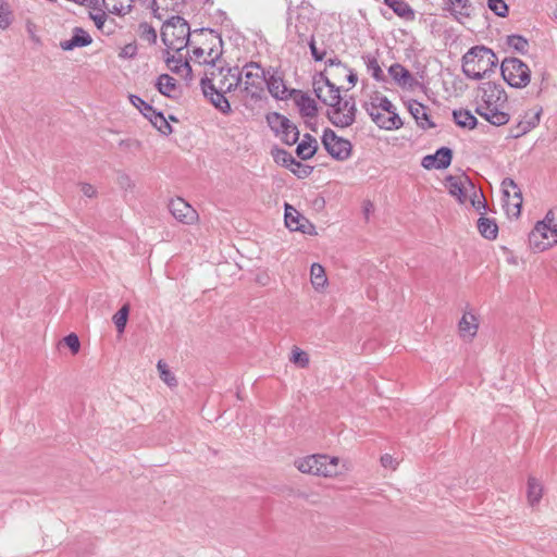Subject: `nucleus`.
<instances>
[{
    "mask_svg": "<svg viewBox=\"0 0 557 557\" xmlns=\"http://www.w3.org/2000/svg\"><path fill=\"white\" fill-rule=\"evenodd\" d=\"M267 123L275 136L287 145L293 146L299 139V131L297 126L285 115L277 112H270L265 116Z\"/></svg>",
    "mask_w": 557,
    "mask_h": 557,
    "instance_id": "nucleus-8",
    "label": "nucleus"
},
{
    "mask_svg": "<svg viewBox=\"0 0 557 557\" xmlns=\"http://www.w3.org/2000/svg\"><path fill=\"white\" fill-rule=\"evenodd\" d=\"M190 27L182 16H172L162 26L161 39L172 50L181 51L189 44Z\"/></svg>",
    "mask_w": 557,
    "mask_h": 557,
    "instance_id": "nucleus-3",
    "label": "nucleus"
},
{
    "mask_svg": "<svg viewBox=\"0 0 557 557\" xmlns=\"http://www.w3.org/2000/svg\"><path fill=\"white\" fill-rule=\"evenodd\" d=\"M530 245L540 251L557 244V230L537 222L529 235Z\"/></svg>",
    "mask_w": 557,
    "mask_h": 557,
    "instance_id": "nucleus-13",
    "label": "nucleus"
},
{
    "mask_svg": "<svg viewBox=\"0 0 557 557\" xmlns=\"http://www.w3.org/2000/svg\"><path fill=\"white\" fill-rule=\"evenodd\" d=\"M453 117L455 123L462 128L473 129L478 125L476 117L469 110H454Z\"/></svg>",
    "mask_w": 557,
    "mask_h": 557,
    "instance_id": "nucleus-29",
    "label": "nucleus"
},
{
    "mask_svg": "<svg viewBox=\"0 0 557 557\" xmlns=\"http://www.w3.org/2000/svg\"><path fill=\"white\" fill-rule=\"evenodd\" d=\"M12 23L11 11L8 9L7 4L0 0V28L5 29Z\"/></svg>",
    "mask_w": 557,
    "mask_h": 557,
    "instance_id": "nucleus-47",
    "label": "nucleus"
},
{
    "mask_svg": "<svg viewBox=\"0 0 557 557\" xmlns=\"http://www.w3.org/2000/svg\"><path fill=\"white\" fill-rule=\"evenodd\" d=\"M129 101L161 134L169 135L172 133V126L161 111H157L151 104L147 103L136 95H131Z\"/></svg>",
    "mask_w": 557,
    "mask_h": 557,
    "instance_id": "nucleus-10",
    "label": "nucleus"
},
{
    "mask_svg": "<svg viewBox=\"0 0 557 557\" xmlns=\"http://www.w3.org/2000/svg\"><path fill=\"white\" fill-rule=\"evenodd\" d=\"M136 53H137V46H136V44L132 42V44L125 45L121 49L119 57L122 59H132L136 55Z\"/></svg>",
    "mask_w": 557,
    "mask_h": 557,
    "instance_id": "nucleus-51",
    "label": "nucleus"
},
{
    "mask_svg": "<svg viewBox=\"0 0 557 557\" xmlns=\"http://www.w3.org/2000/svg\"><path fill=\"white\" fill-rule=\"evenodd\" d=\"M165 62L173 73L184 75L185 79H191L193 70L187 60L183 61L182 58L170 55Z\"/></svg>",
    "mask_w": 557,
    "mask_h": 557,
    "instance_id": "nucleus-27",
    "label": "nucleus"
},
{
    "mask_svg": "<svg viewBox=\"0 0 557 557\" xmlns=\"http://www.w3.org/2000/svg\"><path fill=\"white\" fill-rule=\"evenodd\" d=\"M541 114L542 108H534L524 112V115L519 120V122L511 126L510 137L519 138L536 127L540 123Z\"/></svg>",
    "mask_w": 557,
    "mask_h": 557,
    "instance_id": "nucleus-16",
    "label": "nucleus"
},
{
    "mask_svg": "<svg viewBox=\"0 0 557 557\" xmlns=\"http://www.w3.org/2000/svg\"><path fill=\"white\" fill-rule=\"evenodd\" d=\"M480 197H481V198H484L482 193L480 194ZM471 202H472V206H473L478 211L485 210V208H486V201H485V199H482V200H481V199H478V200H475V199L473 198V199L471 200Z\"/></svg>",
    "mask_w": 557,
    "mask_h": 557,
    "instance_id": "nucleus-61",
    "label": "nucleus"
},
{
    "mask_svg": "<svg viewBox=\"0 0 557 557\" xmlns=\"http://www.w3.org/2000/svg\"><path fill=\"white\" fill-rule=\"evenodd\" d=\"M388 74L393 81L403 88H412L417 85V79L412 74L400 63H394L388 67Z\"/></svg>",
    "mask_w": 557,
    "mask_h": 557,
    "instance_id": "nucleus-21",
    "label": "nucleus"
},
{
    "mask_svg": "<svg viewBox=\"0 0 557 557\" xmlns=\"http://www.w3.org/2000/svg\"><path fill=\"white\" fill-rule=\"evenodd\" d=\"M289 98H293L302 117L312 119L317 116L318 104L308 94L299 89H292Z\"/></svg>",
    "mask_w": 557,
    "mask_h": 557,
    "instance_id": "nucleus-20",
    "label": "nucleus"
},
{
    "mask_svg": "<svg viewBox=\"0 0 557 557\" xmlns=\"http://www.w3.org/2000/svg\"><path fill=\"white\" fill-rule=\"evenodd\" d=\"M102 2L109 12L125 15L131 12L133 0H102Z\"/></svg>",
    "mask_w": 557,
    "mask_h": 557,
    "instance_id": "nucleus-33",
    "label": "nucleus"
},
{
    "mask_svg": "<svg viewBox=\"0 0 557 557\" xmlns=\"http://www.w3.org/2000/svg\"><path fill=\"white\" fill-rule=\"evenodd\" d=\"M290 361L294 362V363L299 364L301 368H305L309 363V358H308V355L305 351H302V350H300L298 348H295L292 351Z\"/></svg>",
    "mask_w": 557,
    "mask_h": 557,
    "instance_id": "nucleus-49",
    "label": "nucleus"
},
{
    "mask_svg": "<svg viewBox=\"0 0 557 557\" xmlns=\"http://www.w3.org/2000/svg\"><path fill=\"white\" fill-rule=\"evenodd\" d=\"M482 103L475 112L492 125L502 126L509 122L510 115L506 111L508 97L502 85L494 82L482 83L478 88Z\"/></svg>",
    "mask_w": 557,
    "mask_h": 557,
    "instance_id": "nucleus-1",
    "label": "nucleus"
},
{
    "mask_svg": "<svg viewBox=\"0 0 557 557\" xmlns=\"http://www.w3.org/2000/svg\"><path fill=\"white\" fill-rule=\"evenodd\" d=\"M356 112L354 97L344 99L339 97L333 104L329 106L326 116L334 126L345 128L355 123Z\"/></svg>",
    "mask_w": 557,
    "mask_h": 557,
    "instance_id": "nucleus-6",
    "label": "nucleus"
},
{
    "mask_svg": "<svg viewBox=\"0 0 557 557\" xmlns=\"http://www.w3.org/2000/svg\"><path fill=\"white\" fill-rule=\"evenodd\" d=\"M446 10L457 22H461L471 16L473 8L470 0H446Z\"/></svg>",
    "mask_w": 557,
    "mask_h": 557,
    "instance_id": "nucleus-23",
    "label": "nucleus"
},
{
    "mask_svg": "<svg viewBox=\"0 0 557 557\" xmlns=\"http://www.w3.org/2000/svg\"><path fill=\"white\" fill-rule=\"evenodd\" d=\"M215 79V72H207L206 76L201 78L200 86L203 96L222 113L228 114L232 109L228 100L222 90H218L213 84Z\"/></svg>",
    "mask_w": 557,
    "mask_h": 557,
    "instance_id": "nucleus-11",
    "label": "nucleus"
},
{
    "mask_svg": "<svg viewBox=\"0 0 557 557\" xmlns=\"http://www.w3.org/2000/svg\"><path fill=\"white\" fill-rule=\"evenodd\" d=\"M272 157L274 159V161L282 165V166H285L287 169L290 170V168L293 166V164L295 163V158L292 156V153H289L288 151L284 150V149H281V148H275L272 150Z\"/></svg>",
    "mask_w": 557,
    "mask_h": 557,
    "instance_id": "nucleus-39",
    "label": "nucleus"
},
{
    "mask_svg": "<svg viewBox=\"0 0 557 557\" xmlns=\"http://www.w3.org/2000/svg\"><path fill=\"white\" fill-rule=\"evenodd\" d=\"M346 70H348V75H347L348 83L351 84L352 86H355L358 81L357 74L348 67Z\"/></svg>",
    "mask_w": 557,
    "mask_h": 557,
    "instance_id": "nucleus-63",
    "label": "nucleus"
},
{
    "mask_svg": "<svg viewBox=\"0 0 557 557\" xmlns=\"http://www.w3.org/2000/svg\"><path fill=\"white\" fill-rule=\"evenodd\" d=\"M138 35L143 40H146L149 44L157 42V32L156 29L148 24L147 22H143L138 26Z\"/></svg>",
    "mask_w": 557,
    "mask_h": 557,
    "instance_id": "nucleus-43",
    "label": "nucleus"
},
{
    "mask_svg": "<svg viewBox=\"0 0 557 557\" xmlns=\"http://www.w3.org/2000/svg\"><path fill=\"white\" fill-rule=\"evenodd\" d=\"M453 160V150L448 147L438 148L435 153L426 154L422 158L421 165L426 170L447 169Z\"/></svg>",
    "mask_w": 557,
    "mask_h": 557,
    "instance_id": "nucleus-18",
    "label": "nucleus"
},
{
    "mask_svg": "<svg viewBox=\"0 0 557 557\" xmlns=\"http://www.w3.org/2000/svg\"><path fill=\"white\" fill-rule=\"evenodd\" d=\"M446 182H447V188L449 190V194L451 196H455L459 200L460 203H463L467 199V195H466L465 187H463L461 181L456 176L449 175L446 178Z\"/></svg>",
    "mask_w": 557,
    "mask_h": 557,
    "instance_id": "nucleus-35",
    "label": "nucleus"
},
{
    "mask_svg": "<svg viewBox=\"0 0 557 557\" xmlns=\"http://www.w3.org/2000/svg\"><path fill=\"white\" fill-rule=\"evenodd\" d=\"M308 45H309V48H310V51H311V55L314 59V61H322L324 59L326 52L324 50L320 51L317 48L313 36L310 37V40H309Z\"/></svg>",
    "mask_w": 557,
    "mask_h": 557,
    "instance_id": "nucleus-53",
    "label": "nucleus"
},
{
    "mask_svg": "<svg viewBox=\"0 0 557 557\" xmlns=\"http://www.w3.org/2000/svg\"><path fill=\"white\" fill-rule=\"evenodd\" d=\"M371 120L380 127L386 131L398 129L403 126V121L398 113L386 115L381 111L375 110L374 106H363Z\"/></svg>",
    "mask_w": 557,
    "mask_h": 557,
    "instance_id": "nucleus-19",
    "label": "nucleus"
},
{
    "mask_svg": "<svg viewBox=\"0 0 557 557\" xmlns=\"http://www.w3.org/2000/svg\"><path fill=\"white\" fill-rule=\"evenodd\" d=\"M487 7L499 17L507 16L509 11V8L504 0H487Z\"/></svg>",
    "mask_w": 557,
    "mask_h": 557,
    "instance_id": "nucleus-45",
    "label": "nucleus"
},
{
    "mask_svg": "<svg viewBox=\"0 0 557 557\" xmlns=\"http://www.w3.org/2000/svg\"><path fill=\"white\" fill-rule=\"evenodd\" d=\"M513 202L512 207L516 209V211L512 213L513 215L518 216L520 214V210L522 207V193L520 189L513 191Z\"/></svg>",
    "mask_w": 557,
    "mask_h": 557,
    "instance_id": "nucleus-56",
    "label": "nucleus"
},
{
    "mask_svg": "<svg viewBox=\"0 0 557 557\" xmlns=\"http://www.w3.org/2000/svg\"><path fill=\"white\" fill-rule=\"evenodd\" d=\"M117 184L120 185V187H121L122 189H125V190H127V189H132V188L134 187V183H133V181H132V180H131V177H129L127 174H125V173H121V174H119V176H117Z\"/></svg>",
    "mask_w": 557,
    "mask_h": 557,
    "instance_id": "nucleus-54",
    "label": "nucleus"
},
{
    "mask_svg": "<svg viewBox=\"0 0 557 557\" xmlns=\"http://www.w3.org/2000/svg\"><path fill=\"white\" fill-rule=\"evenodd\" d=\"M312 86L317 98L327 107L341 97L339 88L323 73L313 76Z\"/></svg>",
    "mask_w": 557,
    "mask_h": 557,
    "instance_id": "nucleus-12",
    "label": "nucleus"
},
{
    "mask_svg": "<svg viewBox=\"0 0 557 557\" xmlns=\"http://www.w3.org/2000/svg\"><path fill=\"white\" fill-rule=\"evenodd\" d=\"M158 91L165 97H173V91L176 90V79L169 74H161L156 83Z\"/></svg>",
    "mask_w": 557,
    "mask_h": 557,
    "instance_id": "nucleus-32",
    "label": "nucleus"
},
{
    "mask_svg": "<svg viewBox=\"0 0 557 557\" xmlns=\"http://www.w3.org/2000/svg\"><path fill=\"white\" fill-rule=\"evenodd\" d=\"M270 95L278 100H286L292 95V89L287 88L283 74L275 69L267 71L265 83Z\"/></svg>",
    "mask_w": 557,
    "mask_h": 557,
    "instance_id": "nucleus-14",
    "label": "nucleus"
},
{
    "mask_svg": "<svg viewBox=\"0 0 557 557\" xmlns=\"http://www.w3.org/2000/svg\"><path fill=\"white\" fill-rule=\"evenodd\" d=\"M362 59L364 60V63L367 65L368 71L371 73V76L376 82H385L386 77L377 62V59L375 57H372L370 54L363 55Z\"/></svg>",
    "mask_w": 557,
    "mask_h": 557,
    "instance_id": "nucleus-36",
    "label": "nucleus"
},
{
    "mask_svg": "<svg viewBox=\"0 0 557 557\" xmlns=\"http://www.w3.org/2000/svg\"><path fill=\"white\" fill-rule=\"evenodd\" d=\"M317 149V139L310 134H305L302 140L296 148V153L301 160H309L314 156Z\"/></svg>",
    "mask_w": 557,
    "mask_h": 557,
    "instance_id": "nucleus-26",
    "label": "nucleus"
},
{
    "mask_svg": "<svg viewBox=\"0 0 557 557\" xmlns=\"http://www.w3.org/2000/svg\"><path fill=\"white\" fill-rule=\"evenodd\" d=\"M478 231L486 239H495L498 234V225L494 219L481 216L478 220Z\"/></svg>",
    "mask_w": 557,
    "mask_h": 557,
    "instance_id": "nucleus-28",
    "label": "nucleus"
},
{
    "mask_svg": "<svg viewBox=\"0 0 557 557\" xmlns=\"http://www.w3.org/2000/svg\"><path fill=\"white\" fill-rule=\"evenodd\" d=\"M325 64L329 66H342L344 69H347V65L342 63V61L338 58H330L325 61Z\"/></svg>",
    "mask_w": 557,
    "mask_h": 557,
    "instance_id": "nucleus-62",
    "label": "nucleus"
},
{
    "mask_svg": "<svg viewBox=\"0 0 557 557\" xmlns=\"http://www.w3.org/2000/svg\"><path fill=\"white\" fill-rule=\"evenodd\" d=\"M294 232H301L304 234L312 235L315 233V227L308 219H304L296 226Z\"/></svg>",
    "mask_w": 557,
    "mask_h": 557,
    "instance_id": "nucleus-50",
    "label": "nucleus"
},
{
    "mask_svg": "<svg viewBox=\"0 0 557 557\" xmlns=\"http://www.w3.org/2000/svg\"><path fill=\"white\" fill-rule=\"evenodd\" d=\"M227 74H230L233 77L234 82L228 83L226 85L225 81H224V79H226V76H223V79L220 83V89L223 90V88H225V91H231V90L235 89L242 83V72L236 66L233 69H227Z\"/></svg>",
    "mask_w": 557,
    "mask_h": 557,
    "instance_id": "nucleus-42",
    "label": "nucleus"
},
{
    "mask_svg": "<svg viewBox=\"0 0 557 557\" xmlns=\"http://www.w3.org/2000/svg\"><path fill=\"white\" fill-rule=\"evenodd\" d=\"M428 108L418 101H412L409 104V111L417 121L418 125L422 128L435 127V124L431 121L428 112Z\"/></svg>",
    "mask_w": 557,
    "mask_h": 557,
    "instance_id": "nucleus-25",
    "label": "nucleus"
},
{
    "mask_svg": "<svg viewBox=\"0 0 557 557\" xmlns=\"http://www.w3.org/2000/svg\"><path fill=\"white\" fill-rule=\"evenodd\" d=\"M169 210L177 221L184 224H193L198 219L197 211L180 197L170 201Z\"/></svg>",
    "mask_w": 557,
    "mask_h": 557,
    "instance_id": "nucleus-17",
    "label": "nucleus"
},
{
    "mask_svg": "<svg viewBox=\"0 0 557 557\" xmlns=\"http://www.w3.org/2000/svg\"><path fill=\"white\" fill-rule=\"evenodd\" d=\"M528 502L533 507L537 505L543 495L542 484L533 476L528 480Z\"/></svg>",
    "mask_w": 557,
    "mask_h": 557,
    "instance_id": "nucleus-34",
    "label": "nucleus"
},
{
    "mask_svg": "<svg viewBox=\"0 0 557 557\" xmlns=\"http://www.w3.org/2000/svg\"><path fill=\"white\" fill-rule=\"evenodd\" d=\"M64 344L70 348L73 355H76L81 349V342L75 333H70L63 338Z\"/></svg>",
    "mask_w": 557,
    "mask_h": 557,
    "instance_id": "nucleus-48",
    "label": "nucleus"
},
{
    "mask_svg": "<svg viewBox=\"0 0 557 557\" xmlns=\"http://www.w3.org/2000/svg\"><path fill=\"white\" fill-rule=\"evenodd\" d=\"M245 82H244V91L253 100H260L264 92V83L267 71L263 70L258 63L249 62L247 63L243 71Z\"/></svg>",
    "mask_w": 557,
    "mask_h": 557,
    "instance_id": "nucleus-7",
    "label": "nucleus"
},
{
    "mask_svg": "<svg viewBox=\"0 0 557 557\" xmlns=\"http://www.w3.org/2000/svg\"><path fill=\"white\" fill-rule=\"evenodd\" d=\"M338 463L337 457L326 455H311L295 461V466L300 472L322 476L337 475L339 473Z\"/></svg>",
    "mask_w": 557,
    "mask_h": 557,
    "instance_id": "nucleus-4",
    "label": "nucleus"
},
{
    "mask_svg": "<svg viewBox=\"0 0 557 557\" xmlns=\"http://www.w3.org/2000/svg\"><path fill=\"white\" fill-rule=\"evenodd\" d=\"M496 54L484 46L472 47L462 57V72L471 79H482L497 66Z\"/></svg>",
    "mask_w": 557,
    "mask_h": 557,
    "instance_id": "nucleus-2",
    "label": "nucleus"
},
{
    "mask_svg": "<svg viewBox=\"0 0 557 557\" xmlns=\"http://www.w3.org/2000/svg\"><path fill=\"white\" fill-rule=\"evenodd\" d=\"M311 284L315 289L323 287L327 277L325 275L324 268L319 263H313L310 269Z\"/></svg>",
    "mask_w": 557,
    "mask_h": 557,
    "instance_id": "nucleus-37",
    "label": "nucleus"
},
{
    "mask_svg": "<svg viewBox=\"0 0 557 557\" xmlns=\"http://www.w3.org/2000/svg\"><path fill=\"white\" fill-rule=\"evenodd\" d=\"M504 81L513 88H524L531 82V70L518 58H506L500 65Z\"/></svg>",
    "mask_w": 557,
    "mask_h": 557,
    "instance_id": "nucleus-5",
    "label": "nucleus"
},
{
    "mask_svg": "<svg viewBox=\"0 0 557 557\" xmlns=\"http://www.w3.org/2000/svg\"><path fill=\"white\" fill-rule=\"evenodd\" d=\"M478 331L476 318L473 314L465 313L459 321V332L462 337L472 338Z\"/></svg>",
    "mask_w": 557,
    "mask_h": 557,
    "instance_id": "nucleus-30",
    "label": "nucleus"
},
{
    "mask_svg": "<svg viewBox=\"0 0 557 557\" xmlns=\"http://www.w3.org/2000/svg\"><path fill=\"white\" fill-rule=\"evenodd\" d=\"M129 314V305H123L119 311L113 315V322L119 333H123L127 323Z\"/></svg>",
    "mask_w": 557,
    "mask_h": 557,
    "instance_id": "nucleus-40",
    "label": "nucleus"
},
{
    "mask_svg": "<svg viewBox=\"0 0 557 557\" xmlns=\"http://www.w3.org/2000/svg\"><path fill=\"white\" fill-rule=\"evenodd\" d=\"M502 187H503V193H504L505 197H509L510 196L509 188H512L513 191L520 189L518 187V185L516 184V182L512 178H510V177H506L502 182Z\"/></svg>",
    "mask_w": 557,
    "mask_h": 557,
    "instance_id": "nucleus-55",
    "label": "nucleus"
},
{
    "mask_svg": "<svg viewBox=\"0 0 557 557\" xmlns=\"http://www.w3.org/2000/svg\"><path fill=\"white\" fill-rule=\"evenodd\" d=\"M92 42L91 36L82 27H74L72 38L60 42L64 51H71L75 48L87 47Z\"/></svg>",
    "mask_w": 557,
    "mask_h": 557,
    "instance_id": "nucleus-22",
    "label": "nucleus"
},
{
    "mask_svg": "<svg viewBox=\"0 0 557 557\" xmlns=\"http://www.w3.org/2000/svg\"><path fill=\"white\" fill-rule=\"evenodd\" d=\"M381 465L384 467V468H391V469H395L396 468V465L397 462L395 461V459L393 458L392 455L389 454H385L381 457Z\"/></svg>",
    "mask_w": 557,
    "mask_h": 557,
    "instance_id": "nucleus-58",
    "label": "nucleus"
},
{
    "mask_svg": "<svg viewBox=\"0 0 557 557\" xmlns=\"http://www.w3.org/2000/svg\"><path fill=\"white\" fill-rule=\"evenodd\" d=\"M194 33H199L200 35L206 36V40L212 45L207 52L208 57L203 60L202 63L213 66L216 63V61L222 57L223 53V40L221 35L218 32L210 28L196 29Z\"/></svg>",
    "mask_w": 557,
    "mask_h": 557,
    "instance_id": "nucleus-15",
    "label": "nucleus"
},
{
    "mask_svg": "<svg viewBox=\"0 0 557 557\" xmlns=\"http://www.w3.org/2000/svg\"><path fill=\"white\" fill-rule=\"evenodd\" d=\"M541 222H543L544 224H546L550 228L553 227V228L557 230V213L554 210H549L546 213L544 220H542Z\"/></svg>",
    "mask_w": 557,
    "mask_h": 557,
    "instance_id": "nucleus-57",
    "label": "nucleus"
},
{
    "mask_svg": "<svg viewBox=\"0 0 557 557\" xmlns=\"http://www.w3.org/2000/svg\"><path fill=\"white\" fill-rule=\"evenodd\" d=\"M364 106H374L375 110L384 111L389 115H393V113H397L396 108L392 103V101L386 96L381 95L380 92H375L371 97V101L366 102Z\"/></svg>",
    "mask_w": 557,
    "mask_h": 557,
    "instance_id": "nucleus-31",
    "label": "nucleus"
},
{
    "mask_svg": "<svg viewBox=\"0 0 557 557\" xmlns=\"http://www.w3.org/2000/svg\"><path fill=\"white\" fill-rule=\"evenodd\" d=\"M90 18L95 22V25L99 30L106 27L107 22L109 20L108 15L104 12L101 13H90Z\"/></svg>",
    "mask_w": 557,
    "mask_h": 557,
    "instance_id": "nucleus-52",
    "label": "nucleus"
},
{
    "mask_svg": "<svg viewBox=\"0 0 557 557\" xmlns=\"http://www.w3.org/2000/svg\"><path fill=\"white\" fill-rule=\"evenodd\" d=\"M115 29V23L113 18H109L107 22V25L104 28H102L100 32L104 35H111L114 33Z\"/></svg>",
    "mask_w": 557,
    "mask_h": 557,
    "instance_id": "nucleus-60",
    "label": "nucleus"
},
{
    "mask_svg": "<svg viewBox=\"0 0 557 557\" xmlns=\"http://www.w3.org/2000/svg\"><path fill=\"white\" fill-rule=\"evenodd\" d=\"M81 190L88 198L95 197L96 193H97L96 188L92 185L88 184V183L82 184Z\"/></svg>",
    "mask_w": 557,
    "mask_h": 557,
    "instance_id": "nucleus-59",
    "label": "nucleus"
},
{
    "mask_svg": "<svg viewBox=\"0 0 557 557\" xmlns=\"http://www.w3.org/2000/svg\"><path fill=\"white\" fill-rule=\"evenodd\" d=\"M507 45L521 54L527 53L529 48L528 40L521 35H509L507 37Z\"/></svg>",
    "mask_w": 557,
    "mask_h": 557,
    "instance_id": "nucleus-41",
    "label": "nucleus"
},
{
    "mask_svg": "<svg viewBox=\"0 0 557 557\" xmlns=\"http://www.w3.org/2000/svg\"><path fill=\"white\" fill-rule=\"evenodd\" d=\"M284 219H285V225L290 231H294L295 226L306 218L304 215H301L293 206L286 203Z\"/></svg>",
    "mask_w": 557,
    "mask_h": 557,
    "instance_id": "nucleus-38",
    "label": "nucleus"
},
{
    "mask_svg": "<svg viewBox=\"0 0 557 557\" xmlns=\"http://www.w3.org/2000/svg\"><path fill=\"white\" fill-rule=\"evenodd\" d=\"M157 368L161 380L164 381L169 386H175L177 384L176 377L169 370V367L164 361L159 360Z\"/></svg>",
    "mask_w": 557,
    "mask_h": 557,
    "instance_id": "nucleus-44",
    "label": "nucleus"
},
{
    "mask_svg": "<svg viewBox=\"0 0 557 557\" xmlns=\"http://www.w3.org/2000/svg\"><path fill=\"white\" fill-rule=\"evenodd\" d=\"M383 3L405 21H413L416 17L414 10L405 0H383Z\"/></svg>",
    "mask_w": 557,
    "mask_h": 557,
    "instance_id": "nucleus-24",
    "label": "nucleus"
},
{
    "mask_svg": "<svg viewBox=\"0 0 557 557\" xmlns=\"http://www.w3.org/2000/svg\"><path fill=\"white\" fill-rule=\"evenodd\" d=\"M290 171L298 177V178H305L309 176L313 168L307 164L301 163L300 161L295 160V163L290 168Z\"/></svg>",
    "mask_w": 557,
    "mask_h": 557,
    "instance_id": "nucleus-46",
    "label": "nucleus"
},
{
    "mask_svg": "<svg viewBox=\"0 0 557 557\" xmlns=\"http://www.w3.org/2000/svg\"><path fill=\"white\" fill-rule=\"evenodd\" d=\"M322 144L327 153L335 160L345 161L351 156V143L348 139L337 136L331 128L324 129Z\"/></svg>",
    "mask_w": 557,
    "mask_h": 557,
    "instance_id": "nucleus-9",
    "label": "nucleus"
},
{
    "mask_svg": "<svg viewBox=\"0 0 557 557\" xmlns=\"http://www.w3.org/2000/svg\"><path fill=\"white\" fill-rule=\"evenodd\" d=\"M151 9H152L153 15L161 20L162 15L159 14L160 5H159L158 0H152L151 1Z\"/></svg>",
    "mask_w": 557,
    "mask_h": 557,
    "instance_id": "nucleus-64",
    "label": "nucleus"
}]
</instances>
